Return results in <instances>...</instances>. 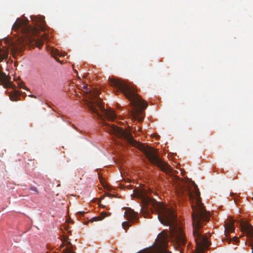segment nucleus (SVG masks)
Segmentation results:
<instances>
[{
  "label": "nucleus",
  "instance_id": "2eb2a0df",
  "mask_svg": "<svg viewBox=\"0 0 253 253\" xmlns=\"http://www.w3.org/2000/svg\"><path fill=\"white\" fill-rule=\"evenodd\" d=\"M9 97H10V99L12 101H15V100H16V98H17V96L16 95H10L9 96Z\"/></svg>",
  "mask_w": 253,
  "mask_h": 253
},
{
  "label": "nucleus",
  "instance_id": "a211bd4d",
  "mask_svg": "<svg viewBox=\"0 0 253 253\" xmlns=\"http://www.w3.org/2000/svg\"><path fill=\"white\" fill-rule=\"evenodd\" d=\"M19 87H20V88H22V87H23V86H22V85H20V84H19Z\"/></svg>",
  "mask_w": 253,
  "mask_h": 253
},
{
  "label": "nucleus",
  "instance_id": "20e7f679",
  "mask_svg": "<svg viewBox=\"0 0 253 253\" xmlns=\"http://www.w3.org/2000/svg\"><path fill=\"white\" fill-rule=\"evenodd\" d=\"M83 87L85 89V104L89 111L96 114L99 118L104 117L109 121H113L116 118L115 113L111 108L108 110L105 109L102 99L98 96V90L91 89L85 85Z\"/></svg>",
  "mask_w": 253,
  "mask_h": 253
},
{
  "label": "nucleus",
  "instance_id": "39448f33",
  "mask_svg": "<svg viewBox=\"0 0 253 253\" xmlns=\"http://www.w3.org/2000/svg\"><path fill=\"white\" fill-rule=\"evenodd\" d=\"M142 150L149 161L157 166L162 171L168 174L172 172L169 165L163 161L160 157L157 151L151 147H143Z\"/></svg>",
  "mask_w": 253,
  "mask_h": 253
},
{
  "label": "nucleus",
  "instance_id": "4468645a",
  "mask_svg": "<svg viewBox=\"0 0 253 253\" xmlns=\"http://www.w3.org/2000/svg\"><path fill=\"white\" fill-rule=\"evenodd\" d=\"M86 212H85L84 211H79L77 212V214L80 216H84V214Z\"/></svg>",
  "mask_w": 253,
  "mask_h": 253
},
{
  "label": "nucleus",
  "instance_id": "f03ea898",
  "mask_svg": "<svg viewBox=\"0 0 253 253\" xmlns=\"http://www.w3.org/2000/svg\"><path fill=\"white\" fill-rule=\"evenodd\" d=\"M134 194L137 198L141 199L143 208L147 212H156L160 222L164 225L169 227L171 236L179 246L185 245V236L181 227L179 225L176 214L173 209L165 206L162 203L157 202L143 192L139 191Z\"/></svg>",
  "mask_w": 253,
  "mask_h": 253
},
{
  "label": "nucleus",
  "instance_id": "f8f14e48",
  "mask_svg": "<svg viewBox=\"0 0 253 253\" xmlns=\"http://www.w3.org/2000/svg\"><path fill=\"white\" fill-rule=\"evenodd\" d=\"M101 218H102L100 217V216L94 217L90 219L88 222H93L94 221L101 220Z\"/></svg>",
  "mask_w": 253,
  "mask_h": 253
},
{
  "label": "nucleus",
  "instance_id": "f257e3e1",
  "mask_svg": "<svg viewBox=\"0 0 253 253\" xmlns=\"http://www.w3.org/2000/svg\"><path fill=\"white\" fill-rule=\"evenodd\" d=\"M175 189L179 197L182 199L188 197L193 203V236L196 243V251L193 253H204L210 245L207 237L202 234L200 229L203 226L204 222L210 220V214L208 212L202 203L200 193L197 185L192 182V185L189 187L182 179L176 178Z\"/></svg>",
  "mask_w": 253,
  "mask_h": 253
},
{
  "label": "nucleus",
  "instance_id": "9d476101",
  "mask_svg": "<svg viewBox=\"0 0 253 253\" xmlns=\"http://www.w3.org/2000/svg\"><path fill=\"white\" fill-rule=\"evenodd\" d=\"M62 247H63L64 246H65V245H69L71 244V242L68 241V237L66 236H63V238L62 239Z\"/></svg>",
  "mask_w": 253,
  "mask_h": 253
},
{
  "label": "nucleus",
  "instance_id": "dca6fc26",
  "mask_svg": "<svg viewBox=\"0 0 253 253\" xmlns=\"http://www.w3.org/2000/svg\"><path fill=\"white\" fill-rule=\"evenodd\" d=\"M30 190H32V191H33L37 193H39L38 190L37 188L36 187H31L30 188Z\"/></svg>",
  "mask_w": 253,
  "mask_h": 253
},
{
  "label": "nucleus",
  "instance_id": "7ed1b4c3",
  "mask_svg": "<svg viewBox=\"0 0 253 253\" xmlns=\"http://www.w3.org/2000/svg\"><path fill=\"white\" fill-rule=\"evenodd\" d=\"M108 80L111 86L116 88L117 91H121L130 101L131 109L128 111L129 116L135 121L142 122L143 119L142 110L147 107L148 104L137 94L135 88L119 79L109 78Z\"/></svg>",
  "mask_w": 253,
  "mask_h": 253
},
{
  "label": "nucleus",
  "instance_id": "f3484780",
  "mask_svg": "<svg viewBox=\"0 0 253 253\" xmlns=\"http://www.w3.org/2000/svg\"><path fill=\"white\" fill-rule=\"evenodd\" d=\"M30 96L31 97L36 98V96H35L34 95H30Z\"/></svg>",
  "mask_w": 253,
  "mask_h": 253
},
{
  "label": "nucleus",
  "instance_id": "6e6552de",
  "mask_svg": "<svg viewBox=\"0 0 253 253\" xmlns=\"http://www.w3.org/2000/svg\"><path fill=\"white\" fill-rule=\"evenodd\" d=\"M240 226L242 231L247 233L248 236L253 237V226L251 224L242 222Z\"/></svg>",
  "mask_w": 253,
  "mask_h": 253
},
{
  "label": "nucleus",
  "instance_id": "423d86ee",
  "mask_svg": "<svg viewBox=\"0 0 253 253\" xmlns=\"http://www.w3.org/2000/svg\"><path fill=\"white\" fill-rule=\"evenodd\" d=\"M104 129L108 133L114 134L119 138L124 139L133 146H136L137 144V141L133 138L131 132L124 130L115 125H110L106 124Z\"/></svg>",
  "mask_w": 253,
  "mask_h": 253
},
{
  "label": "nucleus",
  "instance_id": "1a4fd4ad",
  "mask_svg": "<svg viewBox=\"0 0 253 253\" xmlns=\"http://www.w3.org/2000/svg\"><path fill=\"white\" fill-rule=\"evenodd\" d=\"M127 220L132 222H134L138 220L137 212H135L131 209H129L125 213Z\"/></svg>",
  "mask_w": 253,
  "mask_h": 253
},
{
  "label": "nucleus",
  "instance_id": "6ab92c4d",
  "mask_svg": "<svg viewBox=\"0 0 253 253\" xmlns=\"http://www.w3.org/2000/svg\"><path fill=\"white\" fill-rule=\"evenodd\" d=\"M99 179H100V181L101 182H102V178H101V177L99 176Z\"/></svg>",
  "mask_w": 253,
  "mask_h": 253
},
{
  "label": "nucleus",
  "instance_id": "0eeeda50",
  "mask_svg": "<svg viewBox=\"0 0 253 253\" xmlns=\"http://www.w3.org/2000/svg\"><path fill=\"white\" fill-rule=\"evenodd\" d=\"M234 222L235 221L233 219L229 218L228 219L227 221L225 222L224 224L225 232L226 236L225 240L228 244H230L232 241H233L236 243L239 242V239L235 236L232 239L229 238L227 237V234L234 232L235 230Z\"/></svg>",
  "mask_w": 253,
  "mask_h": 253
},
{
  "label": "nucleus",
  "instance_id": "412c9836",
  "mask_svg": "<svg viewBox=\"0 0 253 253\" xmlns=\"http://www.w3.org/2000/svg\"><path fill=\"white\" fill-rule=\"evenodd\" d=\"M180 253H181V252H180Z\"/></svg>",
  "mask_w": 253,
  "mask_h": 253
},
{
  "label": "nucleus",
  "instance_id": "9b49d317",
  "mask_svg": "<svg viewBox=\"0 0 253 253\" xmlns=\"http://www.w3.org/2000/svg\"><path fill=\"white\" fill-rule=\"evenodd\" d=\"M129 226L130 224L127 221H124L122 223V227L125 230H126Z\"/></svg>",
  "mask_w": 253,
  "mask_h": 253
},
{
  "label": "nucleus",
  "instance_id": "ddd939ff",
  "mask_svg": "<svg viewBox=\"0 0 253 253\" xmlns=\"http://www.w3.org/2000/svg\"><path fill=\"white\" fill-rule=\"evenodd\" d=\"M111 214V213H107L106 212L102 211L100 216V217H101V220H102L103 218H104L105 217L108 216Z\"/></svg>",
  "mask_w": 253,
  "mask_h": 253
},
{
  "label": "nucleus",
  "instance_id": "aec40b11",
  "mask_svg": "<svg viewBox=\"0 0 253 253\" xmlns=\"http://www.w3.org/2000/svg\"><path fill=\"white\" fill-rule=\"evenodd\" d=\"M24 88H25L26 90H27V87H25Z\"/></svg>",
  "mask_w": 253,
  "mask_h": 253
}]
</instances>
